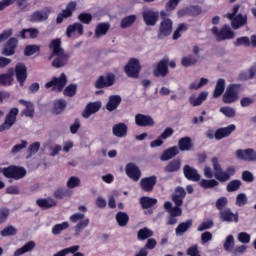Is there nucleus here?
<instances>
[{
	"label": "nucleus",
	"instance_id": "nucleus-6",
	"mask_svg": "<svg viewBox=\"0 0 256 256\" xmlns=\"http://www.w3.org/2000/svg\"><path fill=\"white\" fill-rule=\"evenodd\" d=\"M237 99H239V86L237 84H230L222 97V101L226 105H231Z\"/></svg>",
	"mask_w": 256,
	"mask_h": 256
},
{
	"label": "nucleus",
	"instance_id": "nucleus-22",
	"mask_svg": "<svg viewBox=\"0 0 256 256\" xmlns=\"http://www.w3.org/2000/svg\"><path fill=\"white\" fill-rule=\"evenodd\" d=\"M236 157L242 161H256V151L252 148L238 149L236 151Z\"/></svg>",
	"mask_w": 256,
	"mask_h": 256
},
{
	"label": "nucleus",
	"instance_id": "nucleus-59",
	"mask_svg": "<svg viewBox=\"0 0 256 256\" xmlns=\"http://www.w3.org/2000/svg\"><path fill=\"white\" fill-rule=\"evenodd\" d=\"M235 47H249L251 45V40L247 36H242L237 38V40L234 42Z\"/></svg>",
	"mask_w": 256,
	"mask_h": 256
},
{
	"label": "nucleus",
	"instance_id": "nucleus-28",
	"mask_svg": "<svg viewBox=\"0 0 256 256\" xmlns=\"http://www.w3.org/2000/svg\"><path fill=\"white\" fill-rule=\"evenodd\" d=\"M36 204L41 209H51L53 207H57V201L51 197L40 198L36 201Z\"/></svg>",
	"mask_w": 256,
	"mask_h": 256
},
{
	"label": "nucleus",
	"instance_id": "nucleus-37",
	"mask_svg": "<svg viewBox=\"0 0 256 256\" xmlns=\"http://www.w3.org/2000/svg\"><path fill=\"white\" fill-rule=\"evenodd\" d=\"M183 15H189L190 17H198V15H201L203 13V10L201 9V6H188L184 8L183 10Z\"/></svg>",
	"mask_w": 256,
	"mask_h": 256
},
{
	"label": "nucleus",
	"instance_id": "nucleus-40",
	"mask_svg": "<svg viewBox=\"0 0 256 256\" xmlns=\"http://www.w3.org/2000/svg\"><path fill=\"white\" fill-rule=\"evenodd\" d=\"M20 105H25L26 109L23 111L25 117H31L33 118V115H35V106H33V103L27 102L26 100H19Z\"/></svg>",
	"mask_w": 256,
	"mask_h": 256
},
{
	"label": "nucleus",
	"instance_id": "nucleus-25",
	"mask_svg": "<svg viewBox=\"0 0 256 256\" xmlns=\"http://www.w3.org/2000/svg\"><path fill=\"white\" fill-rule=\"evenodd\" d=\"M14 75H15V70L13 68H9L7 73L0 74V86L11 87V85H13Z\"/></svg>",
	"mask_w": 256,
	"mask_h": 256
},
{
	"label": "nucleus",
	"instance_id": "nucleus-39",
	"mask_svg": "<svg viewBox=\"0 0 256 256\" xmlns=\"http://www.w3.org/2000/svg\"><path fill=\"white\" fill-rule=\"evenodd\" d=\"M115 219L119 227H127L129 224V214L127 212H117Z\"/></svg>",
	"mask_w": 256,
	"mask_h": 256
},
{
	"label": "nucleus",
	"instance_id": "nucleus-43",
	"mask_svg": "<svg viewBox=\"0 0 256 256\" xmlns=\"http://www.w3.org/2000/svg\"><path fill=\"white\" fill-rule=\"evenodd\" d=\"M152 235H153V230L147 227H144L137 232V239L138 241H145L147 239H151Z\"/></svg>",
	"mask_w": 256,
	"mask_h": 256
},
{
	"label": "nucleus",
	"instance_id": "nucleus-36",
	"mask_svg": "<svg viewBox=\"0 0 256 256\" xmlns=\"http://www.w3.org/2000/svg\"><path fill=\"white\" fill-rule=\"evenodd\" d=\"M158 201L156 198H151L149 196H143L140 198V205L142 209H151V207H155Z\"/></svg>",
	"mask_w": 256,
	"mask_h": 256
},
{
	"label": "nucleus",
	"instance_id": "nucleus-11",
	"mask_svg": "<svg viewBox=\"0 0 256 256\" xmlns=\"http://www.w3.org/2000/svg\"><path fill=\"white\" fill-rule=\"evenodd\" d=\"M13 70L16 76L17 83H19L21 87H24L25 81H27V77H28L27 66L23 62H18L15 65V68Z\"/></svg>",
	"mask_w": 256,
	"mask_h": 256
},
{
	"label": "nucleus",
	"instance_id": "nucleus-16",
	"mask_svg": "<svg viewBox=\"0 0 256 256\" xmlns=\"http://www.w3.org/2000/svg\"><path fill=\"white\" fill-rule=\"evenodd\" d=\"M19 45V40L15 37H11L7 40V42L4 44V47L2 49V55L5 57H11L17 51V47Z\"/></svg>",
	"mask_w": 256,
	"mask_h": 256
},
{
	"label": "nucleus",
	"instance_id": "nucleus-45",
	"mask_svg": "<svg viewBox=\"0 0 256 256\" xmlns=\"http://www.w3.org/2000/svg\"><path fill=\"white\" fill-rule=\"evenodd\" d=\"M65 109H67V101L59 99L54 102L53 113H55L56 115L63 113Z\"/></svg>",
	"mask_w": 256,
	"mask_h": 256
},
{
	"label": "nucleus",
	"instance_id": "nucleus-4",
	"mask_svg": "<svg viewBox=\"0 0 256 256\" xmlns=\"http://www.w3.org/2000/svg\"><path fill=\"white\" fill-rule=\"evenodd\" d=\"M19 115V108H11L6 114L4 122L0 125V133L9 131L13 125L17 123V116Z\"/></svg>",
	"mask_w": 256,
	"mask_h": 256
},
{
	"label": "nucleus",
	"instance_id": "nucleus-9",
	"mask_svg": "<svg viewBox=\"0 0 256 256\" xmlns=\"http://www.w3.org/2000/svg\"><path fill=\"white\" fill-rule=\"evenodd\" d=\"M212 33L216 36L217 41H225L226 39H233L235 33L231 31L229 25H224L221 30L216 26L212 27Z\"/></svg>",
	"mask_w": 256,
	"mask_h": 256
},
{
	"label": "nucleus",
	"instance_id": "nucleus-51",
	"mask_svg": "<svg viewBox=\"0 0 256 256\" xmlns=\"http://www.w3.org/2000/svg\"><path fill=\"white\" fill-rule=\"evenodd\" d=\"M70 195L71 191L66 188H58L53 193L54 199H64V197H69Z\"/></svg>",
	"mask_w": 256,
	"mask_h": 256
},
{
	"label": "nucleus",
	"instance_id": "nucleus-56",
	"mask_svg": "<svg viewBox=\"0 0 256 256\" xmlns=\"http://www.w3.org/2000/svg\"><path fill=\"white\" fill-rule=\"evenodd\" d=\"M65 97H75L77 95V84H69L63 91Z\"/></svg>",
	"mask_w": 256,
	"mask_h": 256
},
{
	"label": "nucleus",
	"instance_id": "nucleus-8",
	"mask_svg": "<svg viewBox=\"0 0 256 256\" xmlns=\"http://www.w3.org/2000/svg\"><path fill=\"white\" fill-rule=\"evenodd\" d=\"M116 77L112 72L106 73L105 76L101 75L95 81L94 87L96 89H105L107 87H113L115 85Z\"/></svg>",
	"mask_w": 256,
	"mask_h": 256
},
{
	"label": "nucleus",
	"instance_id": "nucleus-42",
	"mask_svg": "<svg viewBox=\"0 0 256 256\" xmlns=\"http://www.w3.org/2000/svg\"><path fill=\"white\" fill-rule=\"evenodd\" d=\"M193 226V220L189 219L185 222H181L177 228H176V234L177 235H183V233H186V231H189L191 227Z\"/></svg>",
	"mask_w": 256,
	"mask_h": 256
},
{
	"label": "nucleus",
	"instance_id": "nucleus-20",
	"mask_svg": "<svg viewBox=\"0 0 256 256\" xmlns=\"http://www.w3.org/2000/svg\"><path fill=\"white\" fill-rule=\"evenodd\" d=\"M235 129H237V126H235L234 124H230L227 127L218 128L214 132V139H216V141H221V139L229 137V135H231V133H233Z\"/></svg>",
	"mask_w": 256,
	"mask_h": 256
},
{
	"label": "nucleus",
	"instance_id": "nucleus-58",
	"mask_svg": "<svg viewBox=\"0 0 256 256\" xmlns=\"http://www.w3.org/2000/svg\"><path fill=\"white\" fill-rule=\"evenodd\" d=\"M68 189H75V187H81V179L76 176H71L67 181Z\"/></svg>",
	"mask_w": 256,
	"mask_h": 256
},
{
	"label": "nucleus",
	"instance_id": "nucleus-38",
	"mask_svg": "<svg viewBox=\"0 0 256 256\" xmlns=\"http://www.w3.org/2000/svg\"><path fill=\"white\" fill-rule=\"evenodd\" d=\"M208 96L209 93L207 92H201L197 98L195 96H191L189 98L190 105H192L193 107H199V105H201L203 101L207 99Z\"/></svg>",
	"mask_w": 256,
	"mask_h": 256
},
{
	"label": "nucleus",
	"instance_id": "nucleus-41",
	"mask_svg": "<svg viewBox=\"0 0 256 256\" xmlns=\"http://www.w3.org/2000/svg\"><path fill=\"white\" fill-rule=\"evenodd\" d=\"M224 92H225V79L220 78V79H218V81L216 83L214 93H213V97L215 99H217V97H221Z\"/></svg>",
	"mask_w": 256,
	"mask_h": 256
},
{
	"label": "nucleus",
	"instance_id": "nucleus-44",
	"mask_svg": "<svg viewBox=\"0 0 256 256\" xmlns=\"http://www.w3.org/2000/svg\"><path fill=\"white\" fill-rule=\"evenodd\" d=\"M33 249H35V243L33 241H30L26 243L24 246H22L21 248L17 249L14 252V256L24 255V253H29V251H33Z\"/></svg>",
	"mask_w": 256,
	"mask_h": 256
},
{
	"label": "nucleus",
	"instance_id": "nucleus-27",
	"mask_svg": "<svg viewBox=\"0 0 256 256\" xmlns=\"http://www.w3.org/2000/svg\"><path fill=\"white\" fill-rule=\"evenodd\" d=\"M129 130V127H127V124L120 122L118 124H115L112 127V132L115 137H127V131Z\"/></svg>",
	"mask_w": 256,
	"mask_h": 256
},
{
	"label": "nucleus",
	"instance_id": "nucleus-49",
	"mask_svg": "<svg viewBox=\"0 0 256 256\" xmlns=\"http://www.w3.org/2000/svg\"><path fill=\"white\" fill-rule=\"evenodd\" d=\"M242 185L243 183L241 180H232L227 184L226 190L228 193H235V191H239L241 189Z\"/></svg>",
	"mask_w": 256,
	"mask_h": 256
},
{
	"label": "nucleus",
	"instance_id": "nucleus-64",
	"mask_svg": "<svg viewBox=\"0 0 256 256\" xmlns=\"http://www.w3.org/2000/svg\"><path fill=\"white\" fill-rule=\"evenodd\" d=\"M186 255L188 256H200L199 255V246L197 244L190 246L187 251Z\"/></svg>",
	"mask_w": 256,
	"mask_h": 256
},
{
	"label": "nucleus",
	"instance_id": "nucleus-14",
	"mask_svg": "<svg viewBox=\"0 0 256 256\" xmlns=\"http://www.w3.org/2000/svg\"><path fill=\"white\" fill-rule=\"evenodd\" d=\"M53 13V9L51 7H45L43 10H37L33 12L30 16L31 23H43V21H47L49 19V15Z\"/></svg>",
	"mask_w": 256,
	"mask_h": 256
},
{
	"label": "nucleus",
	"instance_id": "nucleus-13",
	"mask_svg": "<svg viewBox=\"0 0 256 256\" xmlns=\"http://www.w3.org/2000/svg\"><path fill=\"white\" fill-rule=\"evenodd\" d=\"M154 77H167L169 75V58L161 59L153 69Z\"/></svg>",
	"mask_w": 256,
	"mask_h": 256
},
{
	"label": "nucleus",
	"instance_id": "nucleus-34",
	"mask_svg": "<svg viewBox=\"0 0 256 256\" xmlns=\"http://www.w3.org/2000/svg\"><path fill=\"white\" fill-rule=\"evenodd\" d=\"M244 25H247V15L243 14H237L233 22H231V26L235 30L241 29Z\"/></svg>",
	"mask_w": 256,
	"mask_h": 256
},
{
	"label": "nucleus",
	"instance_id": "nucleus-26",
	"mask_svg": "<svg viewBox=\"0 0 256 256\" xmlns=\"http://www.w3.org/2000/svg\"><path fill=\"white\" fill-rule=\"evenodd\" d=\"M187 196L185 188L178 186L175 188L174 193L172 194V201L175 205H183V200Z\"/></svg>",
	"mask_w": 256,
	"mask_h": 256
},
{
	"label": "nucleus",
	"instance_id": "nucleus-2",
	"mask_svg": "<svg viewBox=\"0 0 256 256\" xmlns=\"http://www.w3.org/2000/svg\"><path fill=\"white\" fill-rule=\"evenodd\" d=\"M212 167L214 169V177L220 183H225L235 175V167L229 166L226 171H223L221 164L219 163V158L213 157L211 160Z\"/></svg>",
	"mask_w": 256,
	"mask_h": 256
},
{
	"label": "nucleus",
	"instance_id": "nucleus-7",
	"mask_svg": "<svg viewBox=\"0 0 256 256\" xmlns=\"http://www.w3.org/2000/svg\"><path fill=\"white\" fill-rule=\"evenodd\" d=\"M124 71L127 77L132 79H139V73H141V64L136 58H131L127 65L124 67Z\"/></svg>",
	"mask_w": 256,
	"mask_h": 256
},
{
	"label": "nucleus",
	"instance_id": "nucleus-32",
	"mask_svg": "<svg viewBox=\"0 0 256 256\" xmlns=\"http://www.w3.org/2000/svg\"><path fill=\"white\" fill-rule=\"evenodd\" d=\"M178 147L180 151H191L193 149V140L189 136H185L179 139Z\"/></svg>",
	"mask_w": 256,
	"mask_h": 256
},
{
	"label": "nucleus",
	"instance_id": "nucleus-3",
	"mask_svg": "<svg viewBox=\"0 0 256 256\" xmlns=\"http://www.w3.org/2000/svg\"><path fill=\"white\" fill-rule=\"evenodd\" d=\"M4 177L7 179H14V181H19L27 175V170L21 166H8L2 170Z\"/></svg>",
	"mask_w": 256,
	"mask_h": 256
},
{
	"label": "nucleus",
	"instance_id": "nucleus-12",
	"mask_svg": "<svg viewBox=\"0 0 256 256\" xmlns=\"http://www.w3.org/2000/svg\"><path fill=\"white\" fill-rule=\"evenodd\" d=\"M75 11H77V2H69L66 6V9L62 10V12L57 15L56 24L61 25V23H63V19H69V17H73V13H75Z\"/></svg>",
	"mask_w": 256,
	"mask_h": 256
},
{
	"label": "nucleus",
	"instance_id": "nucleus-5",
	"mask_svg": "<svg viewBox=\"0 0 256 256\" xmlns=\"http://www.w3.org/2000/svg\"><path fill=\"white\" fill-rule=\"evenodd\" d=\"M65 85H67V75L65 73L60 74L59 78L53 77L51 81L45 84L46 89H51L52 91H58L61 93L63 89H65Z\"/></svg>",
	"mask_w": 256,
	"mask_h": 256
},
{
	"label": "nucleus",
	"instance_id": "nucleus-15",
	"mask_svg": "<svg viewBox=\"0 0 256 256\" xmlns=\"http://www.w3.org/2000/svg\"><path fill=\"white\" fill-rule=\"evenodd\" d=\"M142 18L148 27H155L157 21H159V11H154L151 9L142 12Z\"/></svg>",
	"mask_w": 256,
	"mask_h": 256
},
{
	"label": "nucleus",
	"instance_id": "nucleus-52",
	"mask_svg": "<svg viewBox=\"0 0 256 256\" xmlns=\"http://www.w3.org/2000/svg\"><path fill=\"white\" fill-rule=\"evenodd\" d=\"M67 229H69V222H62L60 224H56L52 228V234L61 235V232Z\"/></svg>",
	"mask_w": 256,
	"mask_h": 256
},
{
	"label": "nucleus",
	"instance_id": "nucleus-10",
	"mask_svg": "<svg viewBox=\"0 0 256 256\" xmlns=\"http://www.w3.org/2000/svg\"><path fill=\"white\" fill-rule=\"evenodd\" d=\"M173 33V20L170 18H164L159 25L158 30V39H165V37H169Z\"/></svg>",
	"mask_w": 256,
	"mask_h": 256
},
{
	"label": "nucleus",
	"instance_id": "nucleus-62",
	"mask_svg": "<svg viewBox=\"0 0 256 256\" xmlns=\"http://www.w3.org/2000/svg\"><path fill=\"white\" fill-rule=\"evenodd\" d=\"M89 222H90V221H89V218H86V219L80 221V222L76 225V227H75L76 235H79V233H81V231H82L83 229H86V227H89Z\"/></svg>",
	"mask_w": 256,
	"mask_h": 256
},
{
	"label": "nucleus",
	"instance_id": "nucleus-60",
	"mask_svg": "<svg viewBox=\"0 0 256 256\" xmlns=\"http://www.w3.org/2000/svg\"><path fill=\"white\" fill-rule=\"evenodd\" d=\"M249 201V199L247 198V194L246 193H239L236 196V206L237 207H245V204Z\"/></svg>",
	"mask_w": 256,
	"mask_h": 256
},
{
	"label": "nucleus",
	"instance_id": "nucleus-54",
	"mask_svg": "<svg viewBox=\"0 0 256 256\" xmlns=\"http://www.w3.org/2000/svg\"><path fill=\"white\" fill-rule=\"evenodd\" d=\"M78 21L83 23V25H90L91 21H93V15H91V13L82 12L78 15Z\"/></svg>",
	"mask_w": 256,
	"mask_h": 256
},
{
	"label": "nucleus",
	"instance_id": "nucleus-33",
	"mask_svg": "<svg viewBox=\"0 0 256 256\" xmlns=\"http://www.w3.org/2000/svg\"><path fill=\"white\" fill-rule=\"evenodd\" d=\"M109 29H111V24L108 22H101L95 28V37L99 39V37H103L106 33H109Z\"/></svg>",
	"mask_w": 256,
	"mask_h": 256
},
{
	"label": "nucleus",
	"instance_id": "nucleus-63",
	"mask_svg": "<svg viewBox=\"0 0 256 256\" xmlns=\"http://www.w3.org/2000/svg\"><path fill=\"white\" fill-rule=\"evenodd\" d=\"M214 225H215V224L213 223V220L204 221V222H202V223L198 226L197 231H199V232L207 231V229H212V227H213Z\"/></svg>",
	"mask_w": 256,
	"mask_h": 256
},
{
	"label": "nucleus",
	"instance_id": "nucleus-55",
	"mask_svg": "<svg viewBox=\"0 0 256 256\" xmlns=\"http://www.w3.org/2000/svg\"><path fill=\"white\" fill-rule=\"evenodd\" d=\"M79 249H80L79 245H75L72 247L62 249L59 252L55 253L53 256H66V255H69V253H77Z\"/></svg>",
	"mask_w": 256,
	"mask_h": 256
},
{
	"label": "nucleus",
	"instance_id": "nucleus-53",
	"mask_svg": "<svg viewBox=\"0 0 256 256\" xmlns=\"http://www.w3.org/2000/svg\"><path fill=\"white\" fill-rule=\"evenodd\" d=\"M1 237H13L17 235V228L13 226H6L0 231Z\"/></svg>",
	"mask_w": 256,
	"mask_h": 256
},
{
	"label": "nucleus",
	"instance_id": "nucleus-24",
	"mask_svg": "<svg viewBox=\"0 0 256 256\" xmlns=\"http://www.w3.org/2000/svg\"><path fill=\"white\" fill-rule=\"evenodd\" d=\"M101 109V102H90L86 105L84 111L82 112V117L84 119H89L92 115H95Z\"/></svg>",
	"mask_w": 256,
	"mask_h": 256
},
{
	"label": "nucleus",
	"instance_id": "nucleus-46",
	"mask_svg": "<svg viewBox=\"0 0 256 256\" xmlns=\"http://www.w3.org/2000/svg\"><path fill=\"white\" fill-rule=\"evenodd\" d=\"M35 53H41V46L37 44H30L24 49L25 57H31L32 55H35Z\"/></svg>",
	"mask_w": 256,
	"mask_h": 256
},
{
	"label": "nucleus",
	"instance_id": "nucleus-18",
	"mask_svg": "<svg viewBox=\"0 0 256 256\" xmlns=\"http://www.w3.org/2000/svg\"><path fill=\"white\" fill-rule=\"evenodd\" d=\"M220 219L226 223H239V213H233L231 208H224L220 211Z\"/></svg>",
	"mask_w": 256,
	"mask_h": 256
},
{
	"label": "nucleus",
	"instance_id": "nucleus-19",
	"mask_svg": "<svg viewBox=\"0 0 256 256\" xmlns=\"http://www.w3.org/2000/svg\"><path fill=\"white\" fill-rule=\"evenodd\" d=\"M135 124L137 127H153L155 125V120L150 115L136 114Z\"/></svg>",
	"mask_w": 256,
	"mask_h": 256
},
{
	"label": "nucleus",
	"instance_id": "nucleus-30",
	"mask_svg": "<svg viewBox=\"0 0 256 256\" xmlns=\"http://www.w3.org/2000/svg\"><path fill=\"white\" fill-rule=\"evenodd\" d=\"M179 155V148L177 146H172L163 151L160 159L161 161H170L173 157H177Z\"/></svg>",
	"mask_w": 256,
	"mask_h": 256
},
{
	"label": "nucleus",
	"instance_id": "nucleus-47",
	"mask_svg": "<svg viewBox=\"0 0 256 256\" xmlns=\"http://www.w3.org/2000/svg\"><path fill=\"white\" fill-rule=\"evenodd\" d=\"M218 185H219V182L215 179H210V180L202 179L199 181V186L202 189H213L214 187H218Z\"/></svg>",
	"mask_w": 256,
	"mask_h": 256
},
{
	"label": "nucleus",
	"instance_id": "nucleus-48",
	"mask_svg": "<svg viewBox=\"0 0 256 256\" xmlns=\"http://www.w3.org/2000/svg\"><path fill=\"white\" fill-rule=\"evenodd\" d=\"M135 21H137L136 15L126 16L121 20L120 27H121V29H127V28L131 27V25H133V23H135Z\"/></svg>",
	"mask_w": 256,
	"mask_h": 256
},
{
	"label": "nucleus",
	"instance_id": "nucleus-35",
	"mask_svg": "<svg viewBox=\"0 0 256 256\" xmlns=\"http://www.w3.org/2000/svg\"><path fill=\"white\" fill-rule=\"evenodd\" d=\"M73 33H77L78 35H83V24L76 22L72 25H69L66 29L67 37H71Z\"/></svg>",
	"mask_w": 256,
	"mask_h": 256
},
{
	"label": "nucleus",
	"instance_id": "nucleus-21",
	"mask_svg": "<svg viewBox=\"0 0 256 256\" xmlns=\"http://www.w3.org/2000/svg\"><path fill=\"white\" fill-rule=\"evenodd\" d=\"M126 175L129 177V179H132V181H139L141 179V170L135 163H128L125 167Z\"/></svg>",
	"mask_w": 256,
	"mask_h": 256
},
{
	"label": "nucleus",
	"instance_id": "nucleus-1",
	"mask_svg": "<svg viewBox=\"0 0 256 256\" xmlns=\"http://www.w3.org/2000/svg\"><path fill=\"white\" fill-rule=\"evenodd\" d=\"M61 43V38H56L49 44V49L52 50V53L48 59L51 61L53 57H56L52 61V67L55 69H61V67H65L69 62V54L65 53V50L61 47Z\"/></svg>",
	"mask_w": 256,
	"mask_h": 256
},
{
	"label": "nucleus",
	"instance_id": "nucleus-29",
	"mask_svg": "<svg viewBox=\"0 0 256 256\" xmlns=\"http://www.w3.org/2000/svg\"><path fill=\"white\" fill-rule=\"evenodd\" d=\"M181 170V158H176L170 161L165 167V173H177Z\"/></svg>",
	"mask_w": 256,
	"mask_h": 256
},
{
	"label": "nucleus",
	"instance_id": "nucleus-31",
	"mask_svg": "<svg viewBox=\"0 0 256 256\" xmlns=\"http://www.w3.org/2000/svg\"><path fill=\"white\" fill-rule=\"evenodd\" d=\"M121 96L119 95H112L109 97V100L106 104V109L107 111H115L117 109V107H119V105H121Z\"/></svg>",
	"mask_w": 256,
	"mask_h": 256
},
{
	"label": "nucleus",
	"instance_id": "nucleus-17",
	"mask_svg": "<svg viewBox=\"0 0 256 256\" xmlns=\"http://www.w3.org/2000/svg\"><path fill=\"white\" fill-rule=\"evenodd\" d=\"M156 185L157 176L155 175L145 177L140 180V188L142 189V191H145V193H151L153 189H155Z\"/></svg>",
	"mask_w": 256,
	"mask_h": 256
},
{
	"label": "nucleus",
	"instance_id": "nucleus-57",
	"mask_svg": "<svg viewBox=\"0 0 256 256\" xmlns=\"http://www.w3.org/2000/svg\"><path fill=\"white\" fill-rule=\"evenodd\" d=\"M181 63L183 67H191L197 63V57L188 55L182 58Z\"/></svg>",
	"mask_w": 256,
	"mask_h": 256
},
{
	"label": "nucleus",
	"instance_id": "nucleus-61",
	"mask_svg": "<svg viewBox=\"0 0 256 256\" xmlns=\"http://www.w3.org/2000/svg\"><path fill=\"white\" fill-rule=\"evenodd\" d=\"M226 205H229L227 197L223 196L216 200V209H218V211H223Z\"/></svg>",
	"mask_w": 256,
	"mask_h": 256
},
{
	"label": "nucleus",
	"instance_id": "nucleus-23",
	"mask_svg": "<svg viewBox=\"0 0 256 256\" xmlns=\"http://www.w3.org/2000/svg\"><path fill=\"white\" fill-rule=\"evenodd\" d=\"M183 173L184 177H186L188 181H194L195 183H197V181H201V174H199V171L189 165H184Z\"/></svg>",
	"mask_w": 256,
	"mask_h": 256
},
{
	"label": "nucleus",
	"instance_id": "nucleus-50",
	"mask_svg": "<svg viewBox=\"0 0 256 256\" xmlns=\"http://www.w3.org/2000/svg\"><path fill=\"white\" fill-rule=\"evenodd\" d=\"M224 251H227L228 253H231L233 249H235V238L233 235H228L226 237V240L223 244Z\"/></svg>",
	"mask_w": 256,
	"mask_h": 256
}]
</instances>
